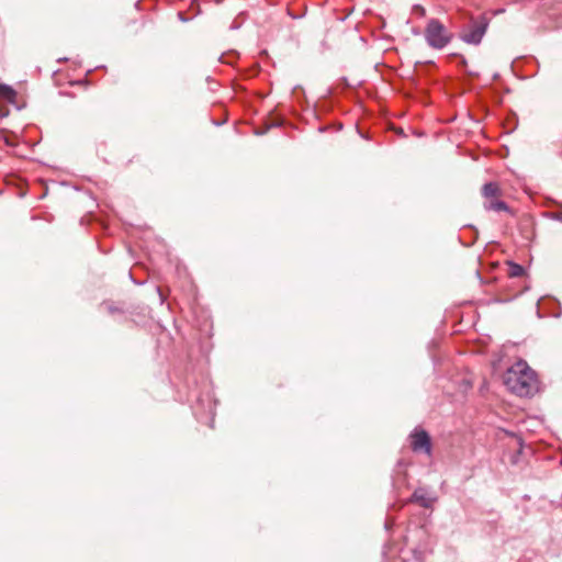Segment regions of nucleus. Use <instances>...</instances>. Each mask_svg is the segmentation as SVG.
<instances>
[{
	"mask_svg": "<svg viewBox=\"0 0 562 562\" xmlns=\"http://www.w3.org/2000/svg\"><path fill=\"white\" fill-rule=\"evenodd\" d=\"M419 13H420L422 15H425V9L420 7V8H419Z\"/></svg>",
	"mask_w": 562,
	"mask_h": 562,
	"instance_id": "10",
	"label": "nucleus"
},
{
	"mask_svg": "<svg viewBox=\"0 0 562 562\" xmlns=\"http://www.w3.org/2000/svg\"><path fill=\"white\" fill-rule=\"evenodd\" d=\"M504 384L519 396H530L538 390V379L526 361L519 360L504 373Z\"/></svg>",
	"mask_w": 562,
	"mask_h": 562,
	"instance_id": "1",
	"label": "nucleus"
},
{
	"mask_svg": "<svg viewBox=\"0 0 562 562\" xmlns=\"http://www.w3.org/2000/svg\"><path fill=\"white\" fill-rule=\"evenodd\" d=\"M484 209L487 211H495V212H501V211L508 212L509 211L508 205L504 201L498 200L497 198L490 199V200L485 201Z\"/></svg>",
	"mask_w": 562,
	"mask_h": 562,
	"instance_id": "7",
	"label": "nucleus"
},
{
	"mask_svg": "<svg viewBox=\"0 0 562 562\" xmlns=\"http://www.w3.org/2000/svg\"><path fill=\"white\" fill-rule=\"evenodd\" d=\"M524 273V268L518 263H512L509 269L510 277H520Z\"/></svg>",
	"mask_w": 562,
	"mask_h": 562,
	"instance_id": "9",
	"label": "nucleus"
},
{
	"mask_svg": "<svg viewBox=\"0 0 562 562\" xmlns=\"http://www.w3.org/2000/svg\"><path fill=\"white\" fill-rule=\"evenodd\" d=\"M424 36L427 45L434 49H443L453 38V34L438 19H429Z\"/></svg>",
	"mask_w": 562,
	"mask_h": 562,
	"instance_id": "2",
	"label": "nucleus"
},
{
	"mask_svg": "<svg viewBox=\"0 0 562 562\" xmlns=\"http://www.w3.org/2000/svg\"><path fill=\"white\" fill-rule=\"evenodd\" d=\"M411 448L414 452H425L427 456L431 454V440L429 434L422 429L415 428L411 435Z\"/></svg>",
	"mask_w": 562,
	"mask_h": 562,
	"instance_id": "3",
	"label": "nucleus"
},
{
	"mask_svg": "<svg viewBox=\"0 0 562 562\" xmlns=\"http://www.w3.org/2000/svg\"><path fill=\"white\" fill-rule=\"evenodd\" d=\"M0 95L9 101H12L15 98L16 93L10 86L0 83Z\"/></svg>",
	"mask_w": 562,
	"mask_h": 562,
	"instance_id": "8",
	"label": "nucleus"
},
{
	"mask_svg": "<svg viewBox=\"0 0 562 562\" xmlns=\"http://www.w3.org/2000/svg\"><path fill=\"white\" fill-rule=\"evenodd\" d=\"M487 29V22L485 19H481L480 21H474L469 26L468 31H464L461 34V40L468 44L477 45L481 43L485 32Z\"/></svg>",
	"mask_w": 562,
	"mask_h": 562,
	"instance_id": "4",
	"label": "nucleus"
},
{
	"mask_svg": "<svg viewBox=\"0 0 562 562\" xmlns=\"http://www.w3.org/2000/svg\"><path fill=\"white\" fill-rule=\"evenodd\" d=\"M436 501L437 497L430 494L425 487L416 488L409 498V502L416 503L424 508L432 507Z\"/></svg>",
	"mask_w": 562,
	"mask_h": 562,
	"instance_id": "5",
	"label": "nucleus"
},
{
	"mask_svg": "<svg viewBox=\"0 0 562 562\" xmlns=\"http://www.w3.org/2000/svg\"><path fill=\"white\" fill-rule=\"evenodd\" d=\"M482 195L485 201L501 195V188L496 182H487L482 188Z\"/></svg>",
	"mask_w": 562,
	"mask_h": 562,
	"instance_id": "6",
	"label": "nucleus"
}]
</instances>
